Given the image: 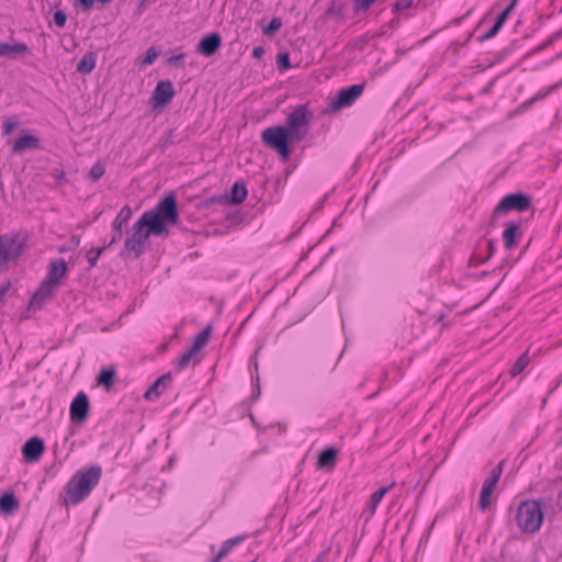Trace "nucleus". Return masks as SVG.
I'll return each instance as SVG.
<instances>
[{"instance_id":"1","label":"nucleus","mask_w":562,"mask_h":562,"mask_svg":"<svg viewBox=\"0 0 562 562\" xmlns=\"http://www.w3.org/2000/svg\"><path fill=\"white\" fill-rule=\"evenodd\" d=\"M313 113L307 103L296 105L286 117L285 124L272 125L261 133V139L266 146L276 150L283 162L291 157V144L306 138Z\"/></svg>"},{"instance_id":"2","label":"nucleus","mask_w":562,"mask_h":562,"mask_svg":"<svg viewBox=\"0 0 562 562\" xmlns=\"http://www.w3.org/2000/svg\"><path fill=\"white\" fill-rule=\"evenodd\" d=\"M102 476L100 464H92L78 470L67 482L60 502L65 507H71L83 502L99 484Z\"/></svg>"},{"instance_id":"3","label":"nucleus","mask_w":562,"mask_h":562,"mask_svg":"<svg viewBox=\"0 0 562 562\" xmlns=\"http://www.w3.org/2000/svg\"><path fill=\"white\" fill-rule=\"evenodd\" d=\"M150 221L153 232L158 231L161 234L167 233V224H177L179 221V211L177 196L175 192L167 193L155 206V209L144 212Z\"/></svg>"},{"instance_id":"4","label":"nucleus","mask_w":562,"mask_h":562,"mask_svg":"<svg viewBox=\"0 0 562 562\" xmlns=\"http://www.w3.org/2000/svg\"><path fill=\"white\" fill-rule=\"evenodd\" d=\"M516 520L524 532L533 533L538 531L543 521L541 502L536 499L524 501L517 509Z\"/></svg>"},{"instance_id":"5","label":"nucleus","mask_w":562,"mask_h":562,"mask_svg":"<svg viewBox=\"0 0 562 562\" xmlns=\"http://www.w3.org/2000/svg\"><path fill=\"white\" fill-rule=\"evenodd\" d=\"M26 238L19 233L0 235V270L8 263L18 260L25 248Z\"/></svg>"},{"instance_id":"6","label":"nucleus","mask_w":562,"mask_h":562,"mask_svg":"<svg viewBox=\"0 0 562 562\" xmlns=\"http://www.w3.org/2000/svg\"><path fill=\"white\" fill-rule=\"evenodd\" d=\"M532 206V198L525 192L508 193L496 204L493 210V217H499L510 212L524 213Z\"/></svg>"},{"instance_id":"7","label":"nucleus","mask_w":562,"mask_h":562,"mask_svg":"<svg viewBox=\"0 0 562 562\" xmlns=\"http://www.w3.org/2000/svg\"><path fill=\"white\" fill-rule=\"evenodd\" d=\"M364 83H356L347 88H342L338 94L330 101L326 113L336 112L345 108L351 106L358 98L363 93Z\"/></svg>"},{"instance_id":"8","label":"nucleus","mask_w":562,"mask_h":562,"mask_svg":"<svg viewBox=\"0 0 562 562\" xmlns=\"http://www.w3.org/2000/svg\"><path fill=\"white\" fill-rule=\"evenodd\" d=\"M503 463L504 462L502 461L497 467H495L492 470L490 476L483 483L480 495V508L483 512L486 510L491 505L493 492L503 474Z\"/></svg>"},{"instance_id":"9","label":"nucleus","mask_w":562,"mask_h":562,"mask_svg":"<svg viewBox=\"0 0 562 562\" xmlns=\"http://www.w3.org/2000/svg\"><path fill=\"white\" fill-rule=\"evenodd\" d=\"M176 95V90L170 80H161L159 81L149 99V104L154 108H164L171 102L173 97Z\"/></svg>"},{"instance_id":"10","label":"nucleus","mask_w":562,"mask_h":562,"mask_svg":"<svg viewBox=\"0 0 562 562\" xmlns=\"http://www.w3.org/2000/svg\"><path fill=\"white\" fill-rule=\"evenodd\" d=\"M132 216V209L130 205H124L115 220L112 223L113 234L109 243L104 244V248H112L114 245L119 244L123 237V225L126 224Z\"/></svg>"},{"instance_id":"11","label":"nucleus","mask_w":562,"mask_h":562,"mask_svg":"<svg viewBox=\"0 0 562 562\" xmlns=\"http://www.w3.org/2000/svg\"><path fill=\"white\" fill-rule=\"evenodd\" d=\"M90 409L89 397L85 392H79L70 404V419L75 423H85Z\"/></svg>"},{"instance_id":"12","label":"nucleus","mask_w":562,"mask_h":562,"mask_svg":"<svg viewBox=\"0 0 562 562\" xmlns=\"http://www.w3.org/2000/svg\"><path fill=\"white\" fill-rule=\"evenodd\" d=\"M45 452V442L44 439L37 436H34L26 440V442L22 447V456L24 460L29 463H35L40 461Z\"/></svg>"},{"instance_id":"13","label":"nucleus","mask_w":562,"mask_h":562,"mask_svg":"<svg viewBox=\"0 0 562 562\" xmlns=\"http://www.w3.org/2000/svg\"><path fill=\"white\" fill-rule=\"evenodd\" d=\"M222 42V36L218 32L209 33L200 40L195 52L204 57H212L221 48Z\"/></svg>"},{"instance_id":"14","label":"nucleus","mask_w":562,"mask_h":562,"mask_svg":"<svg viewBox=\"0 0 562 562\" xmlns=\"http://www.w3.org/2000/svg\"><path fill=\"white\" fill-rule=\"evenodd\" d=\"M524 236L521 225L519 222L509 221L505 224V229L502 234L504 247L507 250L516 248Z\"/></svg>"},{"instance_id":"15","label":"nucleus","mask_w":562,"mask_h":562,"mask_svg":"<svg viewBox=\"0 0 562 562\" xmlns=\"http://www.w3.org/2000/svg\"><path fill=\"white\" fill-rule=\"evenodd\" d=\"M132 238L142 241L144 245L149 238L150 235L161 236L162 234L158 231L153 232V226L150 221L147 218V215L143 213V215L134 223L132 227Z\"/></svg>"},{"instance_id":"16","label":"nucleus","mask_w":562,"mask_h":562,"mask_svg":"<svg viewBox=\"0 0 562 562\" xmlns=\"http://www.w3.org/2000/svg\"><path fill=\"white\" fill-rule=\"evenodd\" d=\"M58 288V285L44 279L36 291L33 293L30 304L33 307H41L44 303L54 296Z\"/></svg>"},{"instance_id":"17","label":"nucleus","mask_w":562,"mask_h":562,"mask_svg":"<svg viewBox=\"0 0 562 562\" xmlns=\"http://www.w3.org/2000/svg\"><path fill=\"white\" fill-rule=\"evenodd\" d=\"M68 276V266L64 258L53 259L49 262L45 280L60 286L64 279Z\"/></svg>"},{"instance_id":"18","label":"nucleus","mask_w":562,"mask_h":562,"mask_svg":"<svg viewBox=\"0 0 562 562\" xmlns=\"http://www.w3.org/2000/svg\"><path fill=\"white\" fill-rule=\"evenodd\" d=\"M171 383H172L171 373L168 372V373L162 374L145 392L144 397L150 402L156 401L167 390V387L171 385Z\"/></svg>"},{"instance_id":"19","label":"nucleus","mask_w":562,"mask_h":562,"mask_svg":"<svg viewBox=\"0 0 562 562\" xmlns=\"http://www.w3.org/2000/svg\"><path fill=\"white\" fill-rule=\"evenodd\" d=\"M339 450L334 446L327 447L318 453L317 468L325 471L335 469L338 461Z\"/></svg>"},{"instance_id":"20","label":"nucleus","mask_w":562,"mask_h":562,"mask_svg":"<svg viewBox=\"0 0 562 562\" xmlns=\"http://www.w3.org/2000/svg\"><path fill=\"white\" fill-rule=\"evenodd\" d=\"M40 138L32 134H25L18 138L13 146L12 150L13 153L20 154L26 150H34L40 148Z\"/></svg>"},{"instance_id":"21","label":"nucleus","mask_w":562,"mask_h":562,"mask_svg":"<svg viewBox=\"0 0 562 562\" xmlns=\"http://www.w3.org/2000/svg\"><path fill=\"white\" fill-rule=\"evenodd\" d=\"M144 244L132 237H127L124 243V248L120 252L121 258L133 256L134 259H138L145 251Z\"/></svg>"},{"instance_id":"22","label":"nucleus","mask_w":562,"mask_h":562,"mask_svg":"<svg viewBox=\"0 0 562 562\" xmlns=\"http://www.w3.org/2000/svg\"><path fill=\"white\" fill-rule=\"evenodd\" d=\"M98 55L93 50L87 52L77 64L76 70L80 74H91L97 65Z\"/></svg>"},{"instance_id":"23","label":"nucleus","mask_w":562,"mask_h":562,"mask_svg":"<svg viewBox=\"0 0 562 562\" xmlns=\"http://www.w3.org/2000/svg\"><path fill=\"white\" fill-rule=\"evenodd\" d=\"M20 506L19 499L13 492H5L0 496V512L11 514Z\"/></svg>"},{"instance_id":"24","label":"nucleus","mask_w":562,"mask_h":562,"mask_svg":"<svg viewBox=\"0 0 562 562\" xmlns=\"http://www.w3.org/2000/svg\"><path fill=\"white\" fill-rule=\"evenodd\" d=\"M29 53H30V48L25 43L10 44V43L0 42V57L9 56L12 54L23 55V54H29Z\"/></svg>"},{"instance_id":"25","label":"nucleus","mask_w":562,"mask_h":562,"mask_svg":"<svg viewBox=\"0 0 562 562\" xmlns=\"http://www.w3.org/2000/svg\"><path fill=\"white\" fill-rule=\"evenodd\" d=\"M248 195V190L244 181H236L229 192V201L233 204L243 203Z\"/></svg>"},{"instance_id":"26","label":"nucleus","mask_w":562,"mask_h":562,"mask_svg":"<svg viewBox=\"0 0 562 562\" xmlns=\"http://www.w3.org/2000/svg\"><path fill=\"white\" fill-rule=\"evenodd\" d=\"M116 370L114 368H103L98 375V384L110 391L114 385Z\"/></svg>"},{"instance_id":"27","label":"nucleus","mask_w":562,"mask_h":562,"mask_svg":"<svg viewBox=\"0 0 562 562\" xmlns=\"http://www.w3.org/2000/svg\"><path fill=\"white\" fill-rule=\"evenodd\" d=\"M212 334V325H207L204 329H202L193 339V344L190 347L196 353L202 350L209 342V339Z\"/></svg>"},{"instance_id":"28","label":"nucleus","mask_w":562,"mask_h":562,"mask_svg":"<svg viewBox=\"0 0 562 562\" xmlns=\"http://www.w3.org/2000/svg\"><path fill=\"white\" fill-rule=\"evenodd\" d=\"M528 364H529V356H528V351H525L517 358L516 362L514 363V366L510 370L512 376H517L518 374H520L527 368Z\"/></svg>"},{"instance_id":"29","label":"nucleus","mask_w":562,"mask_h":562,"mask_svg":"<svg viewBox=\"0 0 562 562\" xmlns=\"http://www.w3.org/2000/svg\"><path fill=\"white\" fill-rule=\"evenodd\" d=\"M561 35H562V29L559 32H555L554 34H552L547 41H544L541 44H539L538 46L533 47L528 55L531 56V55H537V54L541 53L542 50H544L548 47H550L551 45H553V43Z\"/></svg>"},{"instance_id":"30","label":"nucleus","mask_w":562,"mask_h":562,"mask_svg":"<svg viewBox=\"0 0 562 562\" xmlns=\"http://www.w3.org/2000/svg\"><path fill=\"white\" fill-rule=\"evenodd\" d=\"M108 248H104V245L100 248H90L86 252L87 261L89 262V266L91 268L95 267L98 265L100 256Z\"/></svg>"},{"instance_id":"31","label":"nucleus","mask_w":562,"mask_h":562,"mask_svg":"<svg viewBox=\"0 0 562 562\" xmlns=\"http://www.w3.org/2000/svg\"><path fill=\"white\" fill-rule=\"evenodd\" d=\"M194 355H196L195 351H193L191 348L186 351L178 360L177 364H176V369L178 371H182L184 369H187L190 364V362L192 361Z\"/></svg>"},{"instance_id":"32","label":"nucleus","mask_w":562,"mask_h":562,"mask_svg":"<svg viewBox=\"0 0 562 562\" xmlns=\"http://www.w3.org/2000/svg\"><path fill=\"white\" fill-rule=\"evenodd\" d=\"M396 485V482L393 481L386 486H382L379 490H376L374 493H372L370 499H372L374 503L380 504L383 497Z\"/></svg>"},{"instance_id":"33","label":"nucleus","mask_w":562,"mask_h":562,"mask_svg":"<svg viewBox=\"0 0 562 562\" xmlns=\"http://www.w3.org/2000/svg\"><path fill=\"white\" fill-rule=\"evenodd\" d=\"M281 27H282L281 18L274 16L271 19V21L268 23V25L263 29V34L272 35V34L277 33Z\"/></svg>"},{"instance_id":"34","label":"nucleus","mask_w":562,"mask_h":562,"mask_svg":"<svg viewBox=\"0 0 562 562\" xmlns=\"http://www.w3.org/2000/svg\"><path fill=\"white\" fill-rule=\"evenodd\" d=\"M517 2H518V0H512L510 3L498 14L495 22H497L499 25L503 26L505 24V22L507 21L509 14L516 7Z\"/></svg>"},{"instance_id":"35","label":"nucleus","mask_w":562,"mask_h":562,"mask_svg":"<svg viewBox=\"0 0 562 562\" xmlns=\"http://www.w3.org/2000/svg\"><path fill=\"white\" fill-rule=\"evenodd\" d=\"M277 66L281 70H288L292 68L290 54L286 52L279 53L277 57Z\"/></svg>"},{"instance_id":"36","label":"nucleus","mask_w":562,"mask_h":562,"mask_svg":"<svg viewBox=\"0 0 562 562\" xmlns=\"http://www.w3.org/2000/svg\"><path fill=\"white\" fill-rule=\"evenodd\" d=\"M79 245H80V236L74 235L70 238V240L67 244L60 246L58 250H59V252L72 251V250L77 249L79 247Z\"/></svg>"},{"instance_id":"37","label":"nucleus","mask_w":562,"mask_h":562,"mask_svg":"<svg viewBox=\"0 0 562 562\" xmlns=\"http://www.w3.org/2000/svg\"><path fill=\"white\" fill-rule=\"evenodd\" d=\"M376 0H355L353 1V10L359 12H367L370 7L375 2Z\"/></svg>"},{"instance_id":"38","label":"nucleus","mask_w":562,"mask_h":562,"mask_svg":"<svg viewBox=\"0 0 562 562\" xmlns=\"http://www.w3.org/2000/svg\"><path fill=\"white\" fill-rule=\"evenodd\" d=\"M104 172H105V168H104V166H103L100 161H97V162L92 166V168H91V170H90V177H91L94 181H98V180H100V179L103 177Z\"/></svg>"},{"instance_id":"39","label":"nucleus","mask_w":562,"mask_h":562,"mask_svg":"<svg viewBox=\"0 0 562 562\" xmlns=\"http://www.w3.org/2000/svg\"><path fill=\"white\" fill-rule=\"evenodd\" d=\"M413 2L414 0H396L392 4V12L396 14L405 9H408L413 5Z\"/></svg>"},{"instance_id":"40","label":"nucleus","mask_w":562,"mask_h":562,"mask_svg":"<svg viewBox=\"0 0 562 562\" xmlns=\"http://www.w3.org/2000/svg\"><path fill=\"white\" fill-rule=\"evenodd\" d=\"M503 26L499 25L497 22L494 23V25L487 31L485 32L484 34H482L481 36H479V42H485L490 38H493L498 32L499 30L502 29Z\"/></svg>"},{"instance_id":"41","label":"nucleus","mask_w":562,"mask_h":562,"mask_svg":"<svg viewBox=\"0 0 562 562\" xmlns=\"http://www.w3.org/2000/svg\"><path fill=\"white\" fill-rule=\"evenodd\" d=\"M558 87H559V85H552V86L540 89L532 97L533 101L537 102V101L543 100L548 94H550L552 91H554Z\"/></svg>"},{"instance_id":"42","label":"nucleus","mask_w":562,"mask_h":562,"mask_svg":"<svg viewBox=\"0 0 562 562\" xmlns=\"http://www.w3.org/2000/svg\"><path fill=\"white\" fill-rule=\"evenodd\" d=\"M231 551L232 549L227 547L226 541H224L217 554L214 555L210 562H221L224 558H226L229 554Z\"/></svg>"},{"instance_id":"43","label":"nucleus","mask_w":562,"mask_h":562,"mask_svg":"<svg viewBox=\"0 0 562 562\" xmlns=\"http://www.w3.org/2000/svg\"><path fill=\"white\" fill-rule=\"evenodd\" d=\"M158 57V52L156 50L155 47H150L147 49L146 52V55L143 59V66H147V65H151L155 63V60L157 59Z\"/></svg>"},{"instance_id":"44","label":"nucleus","mask_w":562,"mask_h":562,"mask_svg":"<svg viewBox=\"0 0 562 562\" xmlns=\"http://www.w3.org/2000/svg\"><path fill=\"white\" fill-rule=\"evenodd\" d=\"M54 22L58 27H64L67 22V14L63 10H56L54 12Z\"/></svg>"},{"instance_id":"45","label":"nucleus","mask_w":562,"mask_h":562,"mask_svg":"<svg viewBox=\"0 0 562 562\" xmlns=\"http://www.w3.org/2000/svg\"><path fill=\"white\" fill-rule=\"evenodd\" d=\"M12 286V283L10 280H7L5 282L0 284V305H2L5 301V296L8 292L10 291Z\"/></svg>"},{"instance_id":"46","label":"nucleus","mask_w":562,"mask_h":562,"mask_svg":"<svg viewBox=\"0 0 562 562\" xmlns=\"http://www.w3.org/2000/svg\"><path fill=\"white\" fill-rule=\"evenodd\" d=\"M536 102L533 101L532 98L524 101L521 104H519V106L516 109L515 113L516 114H522L525 113L526 111H528Z\"/></svg>"},{"instance_id":"47","label":"nucleus","mask_w":562,"mask_h":562,"mask_svg":"<svg viewBox=\"0 0 562 562\" xmlns=\"http://www.w3.org/2000/svg\"><path fill=\"white\" fill-rule=\"evenodd\" d=\"M536 102L533 101L532 98L524 101L521 104H519V106L516 109L515 113L516 114H522L525 113L526 111H528Z\"/></svg>"},{"instance_id":"48","label":"nucleus","mask_w":562,"mask_h":562,"mask_svg":"<svg viewBox=\"0 0 562 562\" xmlns=\"http://www.w3.org/2000/svg\"><path fill=\"white\" fill-rule=\"evenodd\" d=\"M18 125V122H13V121H10V120H7L3 122V134L4 135H8L12 132L13 128H15Z\"/></svg>"},{"instance_id":"49","label":"nucleus","mask_w":562,"mask_h":562,"mask_svg":"<svg viewBox=\"0 0 562 562\" xmlns=\"http://www.w3.org/2000/svg\"><path fill=\"white\" fill-rule=\"evenodd\" d=\"M186 58V53H180L168 58V64L178 66Z\"/></svg>"},{"instance_id":"50","label":"nucleus","mask_w":562,"mask_h":562,"mask_svg":"<svg viewBox=\"0 0 562 562\" xmlns=\"http://www.w3.org/2000/svg\"><path fill=\"white\" fill-rule=\"evenodd\" d=\"M378 506V503H374L372 499L369 501V504L366 508V512L368 513V519L375 514Z\"/></svg>"},{"instance_id":"51","label":"nucleus","mask_w":562,"mask_h":562,"mask_svg":"<svg viewBox=\"0 0 562 562\" xmlns=\"http://www.w3.org/2000/svg\"><path fill=\"white\" fill-rule=\"evenodd\" d=\"M378 506V503H374L372 499L369 501V504L366 508V512L368 513V519L375 514Z\"/></svg>"},{"instance_id":"52","label":"nucleus","mask_w":562,"mask_h":562,"mask_svg":"<svg viewBox=\"0 0 562 562\" xmlns=\"http://www.w3.org/2000/svg\"><path fill=\"white\" fill-rule=\"evenodd\" d=\"M245 537H234L231 539L225 540L227 543V547H229L232 550L235 546L241 543L244 541Z\"/></svg>"},{"instance_id":"53","label":"nucleus","mask_w":562,"mask_h":562,"mask_svg":"<svg viewBox=\"0 0 562 562\" xmlns=\"http://www.w3.org/2000/svg\"><path fill=\"white\" fill-rule=\"evenodd\" d=\"M78 1L81 4L83 11L88 12L92 9L95 0H78Z\"/></svg>"},{"instance_id":"54","label":"nucleus","mask_w":562,"mask_h":562,"mask_svg":"<svg viewBox=\"0 0 562 562\" xmlns=\"http://www.w3.org/2000/svg\"><path fill=\"white\" fill-rule=\"evenodd\" d=\"M252 57L256 59H260L265 55V48L262 46H256L252 49Z\"/></svg>"},{"instance_id":"55","label":"nucleus","mask_w":562,"mask_h":562,"mask_svg":"<svg viewBox=\"0 0 562 562\" xmlns=\"http://www.w3.org/2000/svg\"><path fill=\"white\" fill-rule=\"evenodd\" d=\"M148 0H140V2L138 3L137 5V14H143L144 10H145V7H146V3H147Z\"/></svg>"},{"instance_id":"56","label":"nucleus","mask_w":562,"mask_h":562,"mask_svg":"<svg viewBox=\"0 0 562 562\" xmlns=\"http://www.w3.org/2000/svg\"><path fill=\"white\" fill-rule=\"evenodd\" d=\"M492 86H493V81H492V82H490V85H488L487 87H485V88L483 89V91H482V92H483V93H487V92H490V90H491Z\"/></svg>"},{"instance_id":"57","label":"nucleus","mask_w":562,"mask_h":562,"mask_svg":"<svg viewBox=\"0 0 562 562\" xmlns=\"http://www.w3.org/2000/svg\"><path fill=\"white\" fill-rule=\"evenodd\" d=\"M259 395H260V390L258 389L257 394L252 396V397H254V400L258 398V397H259Z\"/></svg>"},{"instance_id":"58","label":"nucleus","mask_w":562,"mask_h":562,"mask_svg":"<svg viewBox=\"0 0 562 562\" xmlns=\"http://www.w3.org/2000/svg\"><path fill=\"white\" fill-rule=\"evenodd\" d=\"M101 3L105 4V3H109L111 2L112 0H99Z\"/></svg>"},{"instance_id":"59","label":"nucleus","mask_w":562,"mask_h":562,"mask_svg":"<svg viewBox=\"0 0 562 562\" xmlns=\"http://www.w3.org/2000/svg\"><path fill=\"white\" fill-rule=\"evenodd\" d=\"M488 244H490L491 249H492V250H494V244H493V241H492V240H490V243H488Z\"/></svg>"}]
</instances>
